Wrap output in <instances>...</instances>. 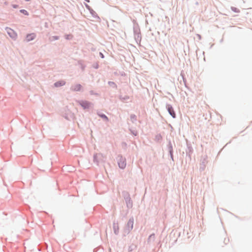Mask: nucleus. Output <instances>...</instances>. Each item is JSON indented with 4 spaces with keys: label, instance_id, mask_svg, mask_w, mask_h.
I'll list each match as a JSON object with an SVG mask.
<instances>
[{
    "label": "nucleus",
    "instance_id": "obj_4",
    "mask_svg": "<svg viewBox=\"0 0 252 252\" xmlns=\"http://www.w3.org/2000/svg\"><path fill=\"white\" fill-rule=\"evenodd\" d=\"M8 34L12 38H15L16 36V33L10 28L7 29Z\"/></svg>",
    "mask_w": 252,
    "mask_h": 252
},
{
    "label": "nucleus",
    "instance_id": "obj_8",
    "mask_svg": "<svg viewBox=\"0 0 252 252\" xmlns=\"http://www.w3.org/2000/svg\"><path fill=\"white\" fill-rule=\"evenodd\" d=\"M133 223L134 222L133 220H129L127 222V226L130 229H132L133 228Z\"/></svg>",
    "mask_w": 252,
    "mask_h": 252
},
{
    "label": "nucleus",
    "instance_id": "obj_11",
    "mask_svg": "<svg viewBox=\"0 0 252 252\" xmlns=\"http://www.w3.org/2000/svg\"><path fill=\"white\" fill-rule=\"evenodd\" d=\"M100 55L101 58H103L104 57L103 55L101 53H100Z\"/></svg>",
    "mask_w": 252,
    "mask_h": 252
},
{
    "label": "nucleus",
    "instance_id": "obj_5",
    "mask_svg": "<svg viewBox=\"0 0 252 252\" xmlns=\"http://www.w3.org/2000/svg\"><path fill=\"white\" fill-rule=\"evenodd\" d=\"M35 36H36L35 34L34 33L29 34L27 36V40L28 41L32 40L35 38Z\"/></svg>",
    "mask_w": 252,
    "mask_h": 252
},
{
    "label": "nucleus",
    "instance_id": "obj_7",
    "mask_svg": "<svg viewBox=\"0 0 252 252\" xmlns=\"http://www.w3.org/2000/svg\"><path fill=\"white\" fill-rule=\"evenodd\" d=\"M65 84V82L63 81H58L56 83H55V86L56 87H59V86H63Z\"/></svg>",
    "mask_w": 252,
    "mask_h": 252
},
{
    "label": "nucleus",
    "instance_id": "obj_15",
    "mask_svg": "<svg viewBox=\"0 0 252 252\" xmlns=\"http://www.w3.org/2000/svg\"><path fill=\"white\" fill-rule=\"evenodd\" d=\"M67 39H69V36H67V37H66Z\"/></svg>",
    "mask_w": 252,
    "mask_h": 252
},
{
    "label": "nucleus",
    "instance_id": "obj_12",
    "mask_svg": "<svg viewBox=\"0 0 252 252\" xmlns=\"http://www.w3.org/2000/svg\"><path fill=\"white\" fill-rule=\"evenodd\" d=\"M54 37V38L55 39H58V37H56V36H54V37Z\"/></svg>",
    "mask_w": 252,
    "mask_h": 252
},
{
    "label": "nucleus",
    "instance_id": "obj_10",
    "mask_svg": "<svg viewBox=\"0 0 252 252\" xmlns=\"http://www.w3.org/2000/svg\"><path fill=\"white\" fill-rule=\"evenodd\" d=\"M18 7L17 5H13V7L14 8H17Z\"/></svg>",
    "mask_w": 252,
    "mask_h": 252
},
{
    "label": "nucleus",
    "instance_id": "obj_2",
    "mask_svg": "<svg viewBox=\"0 0 252 252\" xmlns=\"http://www.w3.org/2000/svg\"><path fill=\"white\" fill-rule=\"evenodd\" d=\"M167 108L169 114L173 117V118H175L176 114L172 107L168 105L167 106Z\"/></svg>",
    "mask_w": 252,
    "mask_h": 252
},
{
    "label": "nucleus",
    "instance_id": "obj_6",
    "mask_svg": "<svg viewBox=\"0 0 252 252\" xmlns=\"http://www.w3.org/2000/svg\"><path fill=\"white\" fill-rule=\"evenodd\" d=\"M80 104L83 108H88L90 106L91 103L88 101H82Z\"/></svg>",
    "mask_w": 252,
    "mask_h": 252
},
{
    "label": "nucleus",
    "instance_id": "obj_9",
    "mask_svg": "<svg viewBox=\"0 0 252 252\" xmlns=\"http://www.w3.org/2000/svg\"><path fill=\"white\" fill-rule=\"evenodd\" d=\"M20 12L26 15H29V13L26 10L22 9L20 10Z\"/></svg>",
    "mask_w": 252,
    "mask_h": 252
},
{
    "label": "nucleus",
    "instance_id": "obj_13",
    "mask_svg": "<svg viewBox=\"0 0 252 252\" xmlns=\"http://www.w3.org/2000/svg\"><path fill=\"white\" fill-rule=\"evenodd\" d=\"M102 117H104V118H107L106 116H105V115H102L101 116Z\"/></svg>",
    "mask_w": 252,
    "mask_h": 252
},
{
    "label": "nucleus",
    "instance_id": "obj_1",
    "mask_svg": "<svg viewBox=\"0 0 252 252\" xmlns=\"http://www.w3.org/2000/svg\"><path fill=\"white\" fill-rule=\"evenodd\" d=\"M118 163L120 168L122 169L125 168L126 166V161L125 158H123L122 156H119Z\"/></svg>",
    "mask_w": 252,
    "mask_h": 252
},
{
    "label": "nucleus",
    "instance_id": "obj_3",
    "mask_svg": "<svg viewBox=\"0 0 252 252\" xmlns=\"http://www.w3.org/2000/svg\"><path fill=\"white\" fill-rule=\"evenodd\" d=\"M82 86L80 84H75L71 87V90L74 91H79L81 90Z\"/></svg>",
    "mask_w": 252,
    "mask_h": 252
},
{
    "label": "nucleus",
    "instance_id": "obj_14",
    "mask_svg": "<svg viewBox=\"0 0 252 252\" xmlns=\"http://www.w3.org/2000/svg\"><path fill=\"white\" fill-rule=\"evenodd\" d=\"M25 0L27 1H30L31 0Z\"/></svg>",
    "mask_w": 252,
    "mask_h": 252
}]
</instances>
